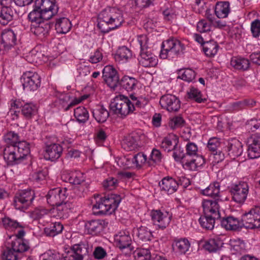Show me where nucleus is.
<instances>
[{"label":"nucleus","mask_w":260,"mask_h":260,"mask_svg":"<svg viewBox=\"0 0 260 260\" xmlns=\"http://www.w3.org/2000/svg\"><path fill=\"white\" fill-rule=\"evenodd\" d=\"M185 49V46L179 40L171 38L164 41L161 44V50L159 54L160 58H174Z\"/></svg>","instance_id":"obj_7"},{"label":"nucleus","mask_w":260,"mask_h":260,"mask_svg":"<svg viewBox=\"0 0 260 260\" xmlns=\"http://www.w3.org/2000/svg\"><path fill=\"white\" fill-rule=\"evenodd\" d=\"M178 143H179V139L177 136L169 135L162 139L160 147L165 151L170 152L175 148Z\"/></svg>","instance_id":"obj_31"},{"label":"nucleus","mask_w":260,"mask_h":260,"mask_svg":"<svg viewBox=\"0 0 260 260\" xmlns=\"http://www.w3.org/2000/svg\"><path fill=\"white\" fill-rule=\"evenodd\" d=\"M92 115L97 122L103 123L109 117V113L103 106L99 105L93 110Z\"/></svg>","instance_id":"obj_37"},{"label":"nucleus","mask_w":260,"mask_h":260,"mask_svg":"<svg viewBox=\"0 0 260 260\" xmlns=\"http://www.w3.org/2000/svg\"><path fill=\"white\" fill-rule=\"evenodd\" d=\"M190 246L189 241L186 238L175 240L172 245L174 250L180 254H185Z\"/></svg>","instance_id":"obj_35"},{"label":"nucleus","mask_w":260,"mask_h":260,"mask_svg":"<svg viewBox=\"0 0 260 260\" xmlns=\"http://www.w3.org/2000/svg\"><path fill=\"white\" fill-rule=\"evenodd\" d=\"M118 164L125 169L134 167L133 157L131 156H124L120 157L117 161Z\"/></svg>","instance_id":"obj_57"},{"label":"nucleus","mask_w":260,"mask_h":260,"mask_svg":"<svg viewBox=\"0 0 260 260\" xmlns=\"http://www.w3.org/2000/svg\"><path fill=\"white\" fill-rule=\"evenodd\" d=\"M118 185V181L113 177H109L105 180L103 183L104 188L108 190L115 189Z\"/></svg>","instance_id":"obj_56"},{"label":"nucleus","mask_w":260,"mask_h":260,"mask_svg":"<svg viewBox=\"0 0 260 260\" xmlns=\"http://www.w3.org/2000/svg\"><path fill=\"white\" fill-rule=\"evenodd\" d=\"M75 192L79 197H84L85 194L89 191V185L83 181L79 185L75 187Z\"/></svg>","instance_id":"obj_55"},{"label":"nucleus","mask_w":260,"mask_h":260,"mask_svg":"<svg viewBox=\"0 0 260 260\" xmlns=\"http://www.w3.org/2000/svg\"><path fill=\"white\" fill-rule=\"evenodd\" d=\"M233 200L239 204H243L246 200L248 192L249 186L245 182H239L231 188Z\"/></svg>","instance_id":"obj_16"},{"label":"nucleus","mask_w":260,"mask_h":260,"mask_svg":"<svg viewBox=\"0 0 260 260\" xmlns=\"http://www.w3.org/2000/svg\"><path fill=\"white\" fill-rule=\"evenodd\" d=\"M7 146L4 150V158L9 165L20 163L30 152L29 145L20 141L17 134L9 132L4 136Z\"/></svg>","instance_id":"obj_2"},{"label":"nucleus","mask_w":260,"mask_h":260,"mask_svg":"<svg viewBox=\"0 0 260 260\" xmlns=\"http://www.w3.org/2000/svg\"><path fill=\"white\" fill-rule=\"evenodd\" d=\"M217 200H204L202 207L204 214L207 216H213L214 218H220L219 205Z\"/></svg>","instance_id":"obj_19"},{"label":"nucleus","mask_w":260,"mask_h":260,"mask_svg":"<svg viewBox=\"0 0 260 260\" xmlns=\"http://www.w3.org/2000/svg\"><path fill=\"white\" fill-rule=\"evenodd\" d=\"M136 236L143 242L150 241L153 238L151 231L145 226H141L135 230Z\"/></svg>","instance_id":"obj_39"},{"label":"nucleus","mask_w":260,"mask_h":260,"mask_svg":"<svg viewBox=\"0 0 260 260\" xmlns=\"http://www.w3.org/2000/svg\"><path fill=\"white\" fill-rule=\"evenodd\" d=\"M159 185L161 190L167 192L168 194L175 192L178 187L176 179L171 177L164 178L159 182Z\"/></svg>","instance_id":"obj_24"},{"label":"nucleus","mask_w":260,"mask_h":260,"mask_svg":"<svg viewBox=\"0 0 260 260\" xmlns=\"http://www.w3.org/2000/svg\"><path fill=\"white\" fill-rule=\"evenodd\" d=\"M103 77L106 84L111 88L115 89L119 82L117 71L112 66H106L103 70Z\"/></svg>","instance_id":"obj_17"},{"label":"nucleus","mask_w":260,"mask_h":260,"mask_svg":"<svg viewBox=\"0 0 260 260\" xmlns=\"http://www.w3.org/2000/svg\"><path fill=\"white\" fill-rule=\"evenodd\" d=\"M82 100V99L75 98L73 101H70L71 96L69 94L62 93L59 95L57 102L64 109L65 111H67L69 110L70 108L80 103Z\"/></svg>","instance_id":"obj_29"},{"label":"nucleus","mask_w":260,"mask_h":260,"mask_svg":"<svg viewBox=\"0 0 260 260\" xmlns=\"http://www.w3.org/2000/svg\"><path fill=\"white\" fill-rule=\"evenodd\" d=\"M74 116L80 123H85L89 118V113L83 107H79L74 110Z\"/></svg>","instance_id":"obj_48"},{"label":"nucleus","mask_w":260,"mask_h":260,"mask_svg":"<svg viewBox=\"0 0 260 260\" xmlns=\"http://www.w3.org/2000/svg\"><path fill=\"white\" fill-rule=\"evenodd\" d=\"M110 108L115 114L122 118L135 110V107L132 105L130 100L123 95L115 97L111 102Z\"/></svg>","instance_id":"obj_6"},{"label":"nucleus","mask_w":260,"mask_h":260,"mask_svg":"<svg viewBox=\"0 0 260 260\" xmlns=\"http://www.w3.org/2000/svg\"><path fill=\"white\" fill-rule=\"evenodd\" d=\"M223 244L219 238H212L207 241L204 245V248L210 252H216Z\"/></svg>","instance_id":"obj_44"},{"label":"nucleus","mask_w":260,"mask_h":260,"mask_svg":"<svg viewBox=\"0 0 260 260\" xmlns=\"http://www.w3.org/2000/svg\"><path fill=\"white\" fill-rule=\"evenodd\" d=\"M162 159V154L159 150L153 149L151 152L150 159L149 163L152 165V161L155 164L159 163L161 161Z\"/></svg>","instance_id":"obj_61"},{"label":"nucleus","mask_w":260,"mask_h":260,"mask_svg":"<svg viewBox=\"0 0 260 260\" xmlns=\"http://www.w3.org/2000/svg\"><path fill=\"white\" fill-rule=\"evenodd\" d=\"M255 104V102L252 100H245L242 101H238L231 104L230 108L233 111H238L244 108L246 106L253 107Z\"/></svg>","instance_id":"obj_51"},{"label":"nucleus","mask_w":260,"mask_h":260,"mask_svg":"<svg viewBox=\"0 0 260 260\" xmlns=\"http://www.w3.org/2000/svg\"><path fill=\"white\" fill-rule=\"evenodd\" d=\"M178 78L188 82H191L196 77L195 72L190 69H181L178 71Z\"/></svg>","instance_id":"obj_49"},{"label":"nucleus","mask_w":260,"mask_h":260,"mask_svg":"<svg viewBox=\"0 0 260 260\" xmlns=\"http://www.w3.org/2000/svg\"><path fill=\"white\" fill-rule=\"evenodd\" d=\"M172 151H173V157L175 160L176 161H182V162H184L185 164V159L187 158L185 155V152H184L183 148H182L181 146L178 144H177L176 147H175V148L172 150Z\"/></svg>","instance_id":"obj_53"},{"label":"nucleus","mask_w":260,"mask_h":260,"mask_svg":"<svg viewBox=\"0 0 260 260\" xmlns=\"http://www.w3.org/2000/svg\"><path fill=\"white\" fill-rule=\"evenodd\" d=\"M138 41L141 48L139 58L140 64L146 68L154 67L157 63V59L147 47V37L145 35L140 36L138 38Z\"/></svg>","instance_id":"obj_8"},{"label":"nucleus","mask_w":260,"mask_h":260,"mask_svg":"<svg viewBox=\"0 0 260 260\" xmlns=\"http://www.w3.org/2000/svg\"><path fill=\"white\" fill-rule=\"evenodd\" d=\"M132 57V51L126 47L122 46L118 49L114 57L117 61L123 63L127 61Z\"/></svg>","instance_id":"obj_40"},{"label":"nucleus","mask_w":260,"mask_h":260,"mask_svg":"<svg viewBox=\"0 0 260 260\" xmlns=\"http://www.w3.org/2000/svg\"><path fill=\"white\" fill-rule=\"evenodd\" d=\"M14 16V12L11 8V6H2L0 12V23L3 25H6L12 20Z\"/></svg>","instance_id":"obj_36"},{"label":"nucleus","mask_w":260,"mask_h":260,"mask_svg":"<svg viewBox=\"0 0 260 260\" xmlns=\"http://www.w3.org/2000/svg\"><path fill=\"white\" fill-rule=\"evenodd\" d=\"M189 99L195 101L198 103H204L206 101V99L202 98L201 91L196 88L191 87L187 92Z\"/></svg>","instance_id":"obj_52"},{"label":"nucleus","mask_w":260,"mask_h":260,"mask_svg":"<svg viewBox=\"0 0 260 260\" xmlns=\"http://www.w3.org/2000/svg\"><path fill=\"white\" fill-rule=\"evenodd\" d=\"M89 249L87 244L80 243L73 247L63 254L64 260H88Z\"/></svg>","instance_id":"obj_12"},{"label":"nucleus","mask_w":260,"mask_h":260,"mask_svg":"<svg viewBox=\"0 0 260 260\" xmlns=\"http://www.w3.org/2000/svg\"><path fill=\"white\" fill-rule=\"evenodd\" d=\"M69 195L67 188L57 187L50 189L46 196L47 203L51 206H56L64 202Z\"/></svg>","instance_id":"obj_15"},{"label":"nucleus","mask_w":260,"mask_h":260,"mask_svg":"<svg viewBox=\"0 0 260 260\" xmlns=\"http://www.w3.org/2000/svg\"><path fill=\"white\" fill-rule=\"evenodd\" d=\"M1 220V224L4 228L8 231H13L18 228H24L23 224L8 216H5L2 218Z\"/></svg>","instance_id":"obj_38"},{"label":"nucleus","mask_w":260,"mask_h":260,"mask_svg":"<svg viewBox=\"0 0 260 260\" xmlns=\"http://www.w3.org/2000/svg\"><path fill=\"white\" fill-rule=\"evenodd\" d=\"M35 198V193L31 189L19 191L15 196L14 206L17 210L24 211L31 204Z\"/></svg>","instance_id":"obj_10"},{"label":"nucleus","mask_w":260,"mask_h":260,"mask_svg":"<svg viewBox=\"0 0 260 260\" xmlns=\"http://www.w3.org/2000/svg\"><path fill=\"white\" fill-rule=\"evenodd\" d=\"M47 174V170H40L35 172L33 174L32 177L37 182H40L46 179Z\"/></svg>","instance_id":"obj_63"},{"label":"nucleus","mask_w":260,"mask_h":260,"mask_svg":"<svg viewBox=\"0 0 260 260\" xmlns=\"http://www.w3.org/2000/svg\"><path fill=\"white\" fill-rule=\"evenodd\" d=\"M221 225L229 230H237L243 226L242 219L240 221L234 216H228L220 220Z\"/></svg>","instance_id":"obj_27"},{"label":"nucleus","mask_w":260,"mask_h":260,"mask_svg":"<svg viewBox=\"0 0 260 260\" xmlns=\"http://www.w3.org/2000/svg\"><path fill=\"white\" fill-rule=\"evenodd\" d=\"M114 242L117 247L121 250L125 248H129L132 250L131 247L132 238L129 233L127 231H120L114 236Z\"/></svg>","instance_id":"obj_20"},{"label":"nucleus","mask_w":260,"mask_h":260,"mask_svg":"<svg viewBox=\"0 0 260 260\" xmlns=\"http://www.w3.org/2000/svg\"><path fill=\"white\" fill-rule=\"evenodd\" d=\"M247 153L250 159L260 157V138L251 137L248 140Z\"/></svg>","instance_id":"obj_21"},{"label":"nucleus","mask_w":260,"mask_h":260,"mask_svg":"<svg viewBox=\"0 0 260 260\" xmlns=\"http://www.w3.org/2000/svg\"><path fill=\"white\" fill-rule=\"evenodd\" d=\"M250 30L254 38H257L260 35V20L255 19L251 23Z\"/></svg>","instance_id":"obj_60"},{"label":"nucleus","mask_w":260,"mask_h":260,"mask_svg":"<svg viewBox=\"0 0 260 260\" xmlns=\"http://www.w3.org/2000/svg\"><path fill=\"white\" fill-rule=\"evenodd\" d=\"M105 221L103 220H92L85 224V228L89 234L96 235L104 228Z\"/></svg>","instance_id":"obj_28"},{"label":"nucleus","mask_w":260,"mask_h":260,"mask_svg":"<svg viewBox=\"0 0 260 260\" xmlns=\"http://www.w3.org/2000/svg\"><path fill=\"white\" fill-rule=\"evenodd\" d=\"M138 137L136 134H132L124 138L122 143V147L127 151H132L137 148Z\"/></svg>","instance_id":"obj_34"},{"label":"nucleus","mask_w":260,"mask_h":260,"mask_svg":"<svg viewBox=\"0 0 260 260\" xmlns=\"http://www.w3.org/2000/svg\"><path fill=\"white\" fill-rule=\"evenodd\" d=\"M95 203L92 210L96 215L111 214L117 208L121 200V197L116 194H109L104 197L99 194L94 195Z\"/></svg>","instance_id":"obj_4"},{"label":"nucleus","mask_w":260,"mask_h":260,"mask_svg":"<svg viewBox=\"0 0 260 260\" xmlns=\"http://www.w3.org/2000/svg\"><path fill=\"white\" fill-rule=\"evenodd\" d=\"M243 227L254 229L260 228V206H255L242 216Z\"/></svg>","instance_id":"obj_11"},{"label":"nucleus","mask_w":260,"mask_h":260,"mask_svg":"<svg viewBox=\"0 0 260 260\" xmlns=\"http://www.w3.org/2000/svg\"><path fill=\"white\" fill-rule=\"evenodd\" d=\"M156 254L151 256L148 249H138L134 252V257L136 260H151Z\"/></svg>","instance_id":"obj_50"},{"label":"nucleus","mask_w":260,"mask_h":260,"mask_svg":"<svg viewBox=\"0 0 260 260\" xmlns=\"http://www.w3.org/2000/svg\"><path fill=\"white\" fill-rule=\"evenodd\" d=\"M220 142L216 138H211L208 141L207 144V148L208 149L212 151L213 153L217 151V148L219 146Z\"/></svg>","instance_id":"obj_62"},{"label":"nucleus","mask_w":260,"mask_h":260,"mask_svg":"<svg viewBox=\"0 0 260 260\" xmlns=\"http://www.w3.org/2000/svg\"><path fill=\"white\" fill-rule=\"evenodd\" d=\"M230 4L227 1L218 2L215 6V13L219 18H224L228 17L230 12Z\"/></svg>","instance_id":"obj_32"},{"label":"nucleus","mask_w":260,"mask_h":260,"mask_svg":"<svg viewBox=\"0 0 260 260\" xmlns=\"http://www.w3.org/2000/svg\"><path fill=\"white\" fill-rule=\"evenodd\" d=\"M220 185L218 182L211 183L207 188L202 190V193L212 198L214 200L220 199Z\"/></svg>","instance_id":"obj_33"},{"label":"nucleus","mask_w":260,"mask_h":260,"mask_svg":"<svg viewBox=\"0 0 260 260\" xmlns=\"http://www.w3.org/2000/svg\"><path fill=\"white\" fill-rule=\"evenodd\" d=\"M185 166L191 171H196L199 168L202 167L206 160L203 155L199 154L198 147L193 142H188L185 146Z\"/></svg>","instance_id":"obj_5"},{"label":"nucleus","mask_w":260,"mask_h":260,"mask_svg":"<svg viewBox=\"0 0 260 260\" xmlns=\"http://www.w3.org/2000/svg\"><path fill=\"white\" fill-rule=\"evenodd\" d=\"M159 103L161 107L169 112H177L180 108V101L175 95L166 94L161 96Z\"/></svg>","instance_id":"obj_18"},{"label":"nucleus","mask_w":260,"mask_h":260,"mask_svg":"<svg viewBox=\"0 0 260 260\" xmlns=\"http://www.w3.org/2000/svg\"><path fill=\"white\" fill-rule=\"evenodd\" d=\"M138 83V80L132 77L124 76L122 77L119 83L127 91H132L136 88Z\"/></svg>","instance_id":"obj_41"},{"label":"nucleus","mask_w":260,"mask_h":260,"mask_svg":"<svg viewBox=\"0 0 260 260\" xmlns=\"http://www.w3.org/2000/svg\"><path fill=\"white\" fill-rule=\"evenodd\" d=\"M226 147L228 154L232 159L240 156L243 152L242 143L236 139L229 142Z\"/></svg>","instance_id":"obj_23"},{"label":"nucleus","mask_w":260,"mask_h":260,"mask_svg":"<svg viewBox=\"0 0 260 260\" xmlns=\"http://www.w3.org/2000/svg\"><path fill=\"white\" fill-rule=\"evenodd\" d=\"M215 220H220V218H214L213 216H202L199 219L200 224L203 228L211 230L214 226Z\"/></svg>","instance_id":"obj_47"},{"label":"nucleus","mask_w":260,"mask_h":260,"mask_svg":"<svg viewBox=\"0 0 260 260\" xmlns=\"http://www.w3.org/2000/svg\"><path fill=\"white\" fill-rule=\"evenodd\" d=\"M56 206V216L60 219L67 218L74 207L72 203L65 201Z\"/></svg>","instance_id":"obj_26"},{"label":"nucleus","mask_w":260,"mask_h":260,"mask_svg":"<svg viewBox=\"0 0 260 260\" xmlns=\"http://www.w3.org/2000/svg\"><path fill=\"white\" fill-rule=\"evenodd\" d=\"M63 229L62 224L60 222L51 223L49 226L44 229L45 234L50 237H54L60 233Z\"/></svg>","instance_id":"obj_45"},{"label":"nucleus","mask_w":260,"mask_h":260,"mask_svg":"<svg viewBox=\"0 0 260 260\" xmlns=\"http://www.w3.org/2000/svg\"><path fill=\"white\" fill-rule=\"evenodd\" d=\"M147 160V156L143 153H138L133 156L134 166L140 167Z\"/></svg>","instance_id":"obj_58"},{"label":"nucleus","mask_w":260,"mask_h":260,"mask_svg":"<svg viewBox=\"0 0 260 260\" xmlns=\"http://www.w3.org/2000/svg\"><path fill=\"white\" fill-rule=\"evenodd\" d=\"M62 152V147L58 144H51L47 145L45 158L51 161H54L60 157Z\"/></svg>","instance_id":"obj_22"},{"label":"nucleus","mask_w":260,"mask_h":260,"mask_svg":"<svg viewBox=\"0 0 260 260\" xmlns=\"http://www.w3.org/2000/svg\"><path fill=\"white\" fill-rule=\"evenodd\" d=\"M219 46L213 41H210L204 43L203 49L205 54L209 57L214 56L216 54Z\"/></svg>","instance_id":"obj_46"},{"label":"nucleus","mask_w":260,"mask_h":260,"mask_svg":"<svg viewBox=\"0 0 260 260\" xmlns=\"http://www.w3.org/2000/svg\"><path fill=\"white\" fill-rule=\"evenodd\" d=\"M184 120L180 116H176L172 118L169 122V126L172 129L182 126L184 125Z\"/></svg>","instance_id":"obj_59"},{"label":"nucleus","mask_w":260,"mask_h":260,"mask_svg":"<svg viewBox=\"0 0 260 260\" xmlns=\"http://www.w3.org/2000/svg\"><path fill=\"white\" fill-rule=\"evenodd\" d=\"M103 58L102 53L100 49H97L94 54L89 58V61L92 63H96L100 62Z\"/></svg>","instance_id":"obj_64"},{"label":"nucleus","mask_w":260,"mask_h":260,"mask_svg":"<svg viewBox=\"0 0 260 260\" xmlns=\"http://www.w3.org/2000/svg\"><path fill=\"white\" fill-rule=\"evenodd\" d=\"M21 80L23 89L26 91H35L41 85V77L35 72L29 71L24 73Z\"/></svg>","instance_id":"obj_13"},{"label":"nucleus","mask_w":260,"mask_h":260,"mask_svg":"<svg viewBox=\"0 0 260 260\" xmlns=\"http://www.w3.org/2000/svg\"><path fill=\"white\" fill-rule=\"evenodd\" d=\"M2 40L4 49L9 50L16 44V35L11 29L5 30L2 34Z\"/></svg>","instance_id":"obj_25"},{"label":"nucleus","mask_w":260,"mask_h":260,"mask_svg":"<svg viewBox=\"0 0 260 260\" xmlns=\"http://www.w3.org/2000/svg\"><path fill=\"white\" fill-rule=\"evenodd\" d=\"M150 216L153 224L156 229L164 230L169 225L172 214L168 212H162L159 210H152Z\"/></svg>","instance_id":"obj_14"},{"label":"nucleus","mask_w":260,"mask_h":260,"mask_svg":"<svg viewBox=\"0 0 260 260\" xmlns=\"http://www.w3.org/2000/svg\"><path fill=\"white\" fill-rule=\"evenodd\" d=\"M29 245L21 240H15L11 243V247H7L3 252L2 260H17L18 254L27 251Z\"/></svg>","instance_id":"obj_9"},{"label":"nucleus","mask_w":260,"mask_h":260,"mask_svg":"<svg viewBox=\"0 0 260 260\" xmlns=\"http://www.w3.org/2000/svg\"><path fill=\"white\" fill-rule=\"evenodd\" d=\"M123 22L122 11L114 7H108L98 15L97 26L102 32L106 34L119 28Z\"/></svg>","instance_id":"obj_3"},{"label":"nucleus","mask_w":260,"mask_h":260,"mask_svg":"<svg viewBox=\"0 0 260 260\" xmlns=\"http://www.w3.org/2000/svg\"><path fill=\"white\" fill-rule=\"evenodd\" d=\"M37 106L32 103H26L22 107V114L27 119L31 118L37 114Z\"/></svg>","instance_id":"obj_43"},{"label":"nucleus","mask_w":260,"mask_h":260,"mask_svg":"<svg viewBox=\"0 0 260 260\" xmlns=\"http://www.w3.org/2000/svg\"><path fill=\"white\" fill-rule=\"evenodd\" d=\"M231 63L234 68L242 71L247 70L250 66L249 60L243 57L232 58Z\"/></svg>","instance_id":"obj_42"},{"label":"nucleus","mask_w":260,"mask_h":260,"mask_svg":"<svg viewBox=\"0 0 260 260\" xmlns=\"http://www.w3.org/2000/svg\"><path fill=\"white\" fill-rule=\"evenodd\" d=\"M59 7L54 0H36L32 10L28 15V18L35 23L34 32L39 37L47 36L51 28L48 21L58 12Z\"/></svg>","instance_id":"obj_1"},{"label":"nucleus","mask_w":260,"mask_h":260,"mask_svg":"<svg viewBox=\"0 0 260 260\" xmlns=\"http://www.w3.org/2000/svg\"><path fill=\"white\" fill-rule=\"evenodd\" d=\"M55 27L58 33L64 34L70 31L72 24L68 18L64 17H59L56 19Z\"/></svg>","instance_id":"obj_30"},{"label":"nucleus","mask_w":260,"mask_h":260,"mask_svg":"<svg viewBox=\"0 0 260 260\" xmlns=\"http://www.w3.org/2000/svg\"><path fill=\"white\" fill-rule=\"evenodd\" d=\"M211 22L207 20H201L197 24V30L201 32H207L211 31L212 28Z\"/></svg>","instance_id":"obj_54"}]
</instances>
